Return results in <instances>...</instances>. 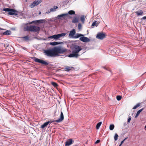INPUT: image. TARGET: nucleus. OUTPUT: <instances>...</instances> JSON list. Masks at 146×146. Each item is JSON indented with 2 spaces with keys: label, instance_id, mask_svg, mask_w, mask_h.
I'll use <instances>...</instances> for the list:
<instances>
[{
  "label": "nucleus",
  "instance_id": "nucleus-1",
  "mask_svg": "<svg viewBox=\"0 0 146 146\" xmlns=\"http://www.w3.org/2000/svg\"><path fill=\"white\" fill-rule=\"evenodd\" d=\"M67 50L61 46H56L52 48L45 50L44 52L45 55L50 57H54L63 54Z\"/></svg>",
  "mask_w": 146,
  "mask_h": 146
},
{
  "label": "nucleus",
  "instance_id": "nucleus-2",
  "mask_svg": "<svg viewBox=\"0 0 146 146\" xmlns=\"http://www.w3.org/2000/svg\"><path fill=\"white\" fill-rule=\"evenodd\" d=\"M64 117L63 113L62 111L61 112V114L60 115V118L57 120L55 121H48L47 122L44 123L43 124L41 125L40 127L42 129L44 128L45 127H46L49 123H51L52 122L55 121L57 123H59L62 121L64 119Z\"/></svg>",
  "mask_w": 146,
  "mask_h": 146
},
{
  "label": "nucleus",
  "instance_id": "nucleus-3",
  "mask_svg": "<svg viewBox=\"0 0 146 146\" xmlns=\"http://www.w3.org/2000/svg\"><path fill=\"white\" fill-rule=\"evenodd\" d=\"M40 30V27H38L34 26H27L26 28V30L30 31L37 32Z\"/></svg>",
  "mask_w": 146,
  "mask_h": 146
},
{
  "label": "nucleus",
  "instance_id": "nucleus-4",
  "mask_svg": "<svg viewBox=\"0 0 146 146\" xmlns=\"http://www.w3.org/2000/svg\"><path fill=\"white\" fill-rule=\"evenodd\" d=\"M66 34V33H63L57 35H55L48 37V38L52 39L57 40L62 37H64Z\"/></svg>",
  "mask_w": 146,
  "mask_h": 146
},
{
  "label": "nucleus",
  "instance_id": "nucleus-5",
  "mask_svg": "<svg viewBox=\"0 0 146 146\" xmlns=\"http://www.w3.org/2000/svg\"><path fill=\"white\" fill-rule=\"evenodd\" d=\"M41 2V0H36L30 5V7L31 8H33L35 7L38 5Z\"/></svg>",
  "mask_w": 146,
  "mask_h": 146
},
{
  "label": "nucleus",
  "instance_id": "nucleus-6",
  "mask_svg": "<svg viewBox=\"0 0 146 146\" xmlns=\"http://www.w3.org/2000/svg\"><path fill=\"white\" fill-rule=\"evenodd\" d=\"M82 49L80 46L78 45H75L74 46L72 52L78 53Z\"/></svg>",
  "mask_w": 146,
  "mask_h": 146
},
{
  "label": "nucleus",
  "instance_id": "nucleus-7",
  "mask_svg": "<svg viewBox=\"0 0 146 146\" xmlns=\"http://www.w3.org/2000/svg\"><path fill=\"white\" fill-rule=\"evenodd\" d=\"M68 15V14L66 13L64 14H62L58 15L56 17L57 19H61V18H62L64 19H66Z\"/></svg>",
  "mask_w": 146,
  "mask_h": 146
},
{
  "label": "nucleus",
  "instance_id": "nucleus-8",
  "mask_svg": "<svg viewBox=\"0 0 146 146\" xmlns=\"http://www.w3.org/2000/svg\"><path fill=\"white\" fill-rule=\"evenodd\" d=\"M34 60L36 62L40 63L42 64L45 65H47L48 64V63L44 61L39 59L36 58H34Z\"/></svg>",
  "mask_w": 146,
  "mask_h": 146
},
{
  "label": "nucleus",
  "instance_id": "nucleus-9",
  "mask_svg": "<svg viewBox=\"0 0 146 146\" xmlns=\"http://www.w3.org/2000/svg\"><path fill=\"white\" fill-rule=\"evenodd\" d=\"M105 36L106 35L105 33H100L98 34L96 37L97 38L102 40L104 38Z\"/></svg>",
  "mask_w": 146,
  "mask_h": 146
},
{
  "label": "nucleus",
  "instance_id": "nucleus-10",
  "mask_svg": "<svg viewBox=\"0 0 146 146\" xmlns=\"http://www.w3.org/2000/svg\"><path fill=\"white\" fill-rule=\"evenodd\" d=\"M76 31L75 29H73L70 31L69 35V37L70 38L74 37V36L75 34Z\"/></svg>",
  "mask_w": 146,
  "mask_h": 146
},
{
  "label": "nucleus",
  "instance_id": "nucleus-11",
  "mask_svg": "<svg viewBox=\"0 0 146 146\" xmlns=\"http://www.w3.org/2000/svg\"><path fill=\"white\" fill-rule=\"evenodd\" d=\"M80 40L84 42H88L90 41V40L88 38L85 37H80Z\"/></svg>",
  "mask_w": 146,
  "mask_h": 146
},
{
  "label": "nucleus",
  "instance_id": "nucleus-12",
  "mask_svg": "<svg viewBox=\"0 0 146 146\" xmlns=\"http://www.w3.org/2000/svg\"><path fill=\"white\" fill-rule=\"evenodd\" d=\"M12 10L10 12L8 13V14L10 15H17V12L14 9H12Z\"/></svg>",
  "mask_w": 146,
  "mask_h": 146
},
{
  "label": "nucleus",
  "instance_id": "nucleus-13",
  "mask_svg": "<svg viewBox=\"0 0 146 146\" xmlns=\"http://www.w3.org/2000/svg\"><path fill=\"white\" fill-rule=\"evenodd\" d=\"M72 52V54H71L68 55V56L69 57H70V58H71V57L77 58L79 56V55L78 53H76L74 52Z\"/></svg>",
  "mask_w": 146,
  "mask_h": 146
},
{
  "label": "nucleus",
  "instance_id": "nucleus-14",
  "mask_svg": "<svg viewBox=\"0 0 146 146\" xmlns=\"http://www.w3.org/2000/svg\"><path fill=\"white\" fill-rule=\"evenodd\" d=\"M73 141L71 139L68 140L66 142L65 146H69L72 143Z\"/></svg>",
  "mask_w": 146,
  "mask_h": 146
},
{
  "label": "nucleus",
  "instance_id": "nucleus-15",
  "mask_svg": "<svg viewBox=\"0 0 146 146\" xmlns=\"http://www.w3.org/2000/svg\"><path fill=\"white\" fill-rule=\"evenodd\" d=\"M58 8V7L56 6H54L53 8L50 9V12H52L56 11V9Z\"/></svg>",
  "mask_w": 146,
  "mask_h": 146
},
{
  "label": "nucleus",
  "instance_id": "nucleus-16",
  "mask_svg": "<svg viewBox=\"0 0 146 146\" xmlns=\"http://www.w3.org/2000/svg\"><path fill=\"white\" fill-rule=\"evenodd\" d=\"M135 13H136L137 15L138 16H139L140 15H142L143 14V12L142 10H139L136 12Z\"/></svg>",
  "mask_w": 146,
  "mask_h": 146
},
{
  "label": "nucleus",
  "instance_id": "nucleus-17",
  "mask_svg": "<svg viewBox=\"0 0 146 146\" xmlns=\"http://www.w3.org/2000/svg\"><path fill=\"white\" fill-rule=\"evenodd\" d=\"M99 23L98 22H97V21H95L92 24V26L97 27Z\"/></svg>",
  "mask_w": 146,
  "mask_h": 146
},
{
  "label": "nucleus",
  "instance_id": "nucleus-18",
  "mask_svg": "<svg viewBox=\"0 0 146 146\" xmlns=\"http://www.w3.org/2000/svg\"><path fill=\"white\" fill-rule=\"evenodd\" d=\"M60 43V42H51L49 44L54 46L59 44Z\"/></svg>",
  "mask_w": 146,
  "mask_h": 146
},
{
  "label": "nucleus",
  "instance_id": "nucleus-19",
  "mask_svg": "<svg viewBox=\"0 0 146 146\" xmlns=\"http://www.w3.org/2000/svg\"><path fill=\"white\" fill-rule=\"evenodd\" d=\"M11 34V32L8 30L4 32L3 33V34L4 35H9Z\"/></svg>",
  "mask_w": 146,
  "mask_h": 146
},
{
  "label": "nucleus",
  "instance_id": "nucleus-20",
  "mask_svg": "<svg viewBox=\"0 0 146 146\" xmlns=\"http://www.w3.org/2000/svg\"><path fill=\"white\" fill-rule=\"evenodd\" d=\"M143 108H142L141 109L137 111V113L135 116V118L139 116V114L143 110Z\"/></svg>",
  "mask_w": 146,
  "mask_h": 146
},
{
  "label": "nucleus",
  "instance_id": "nucleus-21",
  "mask_svg": "<svg viewBox=\"0 0 146 146\" xmlns=\"http://www.w3.org/2000/svg\"><path fill=\"white\" fill-rule=\"evenodd\" d=\"M78 19L76 17H74L72 20V22L73 23H76L78 22Z\"/></svg>",
  "mask_w": 146,
  "mask_h": 146
},
{
  "label": "nucleus",
  "instance_id": "nucleus-22",
  "mask_svg": "<svg viewBox=\"0 0 146 146\" xmlns=\"http://www.w3.org/2000/svg\"><path fill=\"white\" fill-rule=\"evenodd\" d=\"M72 68L73 67H72L67 66L65 68V71H68L71 70Z\"/></svg>",
  "mask_w": 146,
  "mask_h": 146
},
{
  "label": "nucleus",
  "instance_id": "nucleus-23",
  "mask_svg": "<svg viewBox=\"0 0 146 146\" xmlns=\"http://www.w3.org/2000/svg\"><path fill=\"white\" fill-rule=\"evenodd\" d=\"M80 20L82 23H84L85 20L84 16H81L80 18Z\"/></svg>",
  "mask_w": 146,
  "mask_h": 146
},
{
  "label": "nucleus",
  "instance_id": "nucleus-24",
  "mask_svg": "<svg viewBox=\"0 0 146 146\" xmlns=\"http://www.w3.org/2000/svg\"><path fill=\"white\" fill-rule=\"evenodd\" d=\"M102 123V122H100L97 123L96 126V128L97 129H98Z\"/></svg>",
  "mask_w": 146,
  "mask_h": 146
},
{
  "label": "nucleus",
  "instance_id": "nucleus-25",
  "mask_svg": "<svg viewBox=\"0 0 146 146\" xmlns=\"http://www.w3.org/2000/svg\"><path fill=\"white\" fill-rule=\"evenodd\" d=\"M3 11H5L9 12L10 11L12 10V9L8 8H4L3 9Z\"/></svg>",
  "mask_w": 146,
  "mask_h": 146
},
{
  "label": "nucleus",
  "instance_id": "nucleus-26",
  "mask_svg": "<svg viewBox=\"0 0 146 146\" xmlns=\"http://www.w3.org/2000/svg\"><path fill=\"white\" fill-rule=\"evenodd\" d=\"M82 36H83V35L81 34L77 33L76 35V36L74 37V38H77Z\"/></svg>",
  "mask_w": 146,
  "mask_h": 146
},
{
  "label": "nucleus",
  "instance_id": "nucleus-27",
  "mask_svg": "<svg viewBox=\"0 0 146 146\" xmlns=\"http://www.w3.org/2000/svg\"><path fill=\"white\" fill-rule=\"evenodd\" d=\"M68 13L70 15H74L75 14V12L73 10H70Z\"/></svg>",
  "mask_w": 146,
  "mask_h": 146
},
{
  "label": "nucleus",
  "instance_id": "nucleus-28",
  "mask_svg": "<svg viewBox=\"0 0 146 146\" xmlns=\"http://www.w3.org/2000/svg\"><path fill=\"white\" fill-rule=\"evenodd\" d=\"M118 137L119 136L118 134L117 133H115L114 137L115 141H116L117 140Z\"/></svg>",
  "mask_w": 146,
  "mask_h": 146
},
{
  "label": "nucleus",
  "instance_id": "nucleus-29",
  "mask_svg": "<svg viewBox=\"0 0 146 146\" xmlns=\"http://www.w3.org/2000/svg\"><path fill=\"white\" fill-rule=\"evenodd\" d=\"M140 105V104L138 103L133 108V109H136L137 108L139 107Z\"/></svg>",
  "mask_w": 146,
  "mask_h": 146
},
{
  "label": "nucleus",
  "instance_id": "nucleus-30",
  "mask_svg": "<svg viewBox=\"0 0 146 146\" xmlns=\"http://www.w3.org/2000/svg\"><path fill=\"white\" fill-rule=\"evenodd\" d=\"M42 20H37L36 21H32L31 23H30V24H31L34 23H37L38 22V21H40V22H42Z\"/></svg>",
  "mask_w": 146,
  "mask_h": 146
},
{
  "label": "nucleus",
  "instance_id": "nucleus-31",
  "mask_svg": "<svg viewBox=\"0 0 146 146\" xmlns=\"http://www.w3.org/2000/svg\"><path fill=\"white\" fill-rule=\"evenodd\" d=\"M114 127V125L113 124H111L110 125V130H113Z\"/></svg>",
  "mask_w": 146,
  "mask_h": 146
},
{
  "label": "nucleus",
  "instance_id": "nucleus-32",
  "mask_svg": "<svg viewBox=\"0 0 146 146\" xmlns=\"http://www.w3.org/2000/svg\"><path fill=\"white\" fill-rule=\"evenodd\" d=\"M52 84L54 87H56L58 86L57 84L55 82H52L51 83Z\"/></svg>",
  "mask_w": 146,
  "mask_h": 146
},
{
  "label": "nucleus",
  "instance_id": "nucleus-33",
  "mask_svg": "<svg viewBox=\"0 0 146 146\" xmlns=\"http://www.w3.org/2000/svg\"><path fill=\"white\" fill-rule=\"evenodd\" d=\"M82 28V25L80 23H79L78 25V28L79 30H80Z\"/></svg>",
  "mask_w": 146,
  "mask_h": 146
},
{
  "label": "nucleus",
  "instance_id": "nucleus-34",
  "mask_svg": "<svg viewBox=\"0 0 146 146\" xmlns=\"http://www.w3.org/2000/svg\"><path fill=\"white\" fill-rule=\"evenodd\" d=\"M116 98L117 100L119 101L121 100V97L120 96H117Z\"/></svg>",
  "mask_w": 146,
  "mask_h": 146
},
{
  "label": "nucleus",
  "instance_id": "nucleus-35",
  "mask_svg": "<svg viewBox=\"0 0 146 146\" xmlns=\"http://www.w3.org/2000/svg\"><path fill=\"white\" fill-rule=\"evenodd\" d=\"M23 38L26 41L28 40L29 39V37L28 36L23 37Z\"/></svg>",
  "mask_w": 146,
  "mask_h": 146
},
{
  "label": "nucleus",
  "instance_id": "nucleus-36",
  "mask_svg": "<svg viewBox=\"0 0 146 146\" xmlns=\"http://www.w3.org/2000/svg\"><path fill=\"white\" fill-rule=\"evenodd\" d=\"M127 138H125L124 139H123L121 143V145H122L123 143H124L125 141L127 139Z\"/></svg>",
  "mask_w": 146,
  "mask_h": 146
},
{
  "label": "nucleus",
  "instance_id": "nucleus-37",
  "mask_svg": "<svg viewBox=\"0 0 146 146\" xmlns=\"http://www.w3.org/2000/svg\"><path fill=\"white\" fill-rule=\"evenodd\" d=\"M131 116L129 117L128 119L127 122L128 123H129L130 121H131Z\"/></svg>",
  "mask_w": 146,
  "mask_h": 146
},
{
  "label": "nucleus",
  "instance_id": "nucleus-38",
  "mask_svg": "<svg viewBox=\"0 0 146 146\" xmlns=\"http://www.w3.org/2000/svg\"><path fill=\"white\" fill-rule=\"evenodd\" d=\"M100 142V140H97L95 142V143L96 144H97V143H99Z\"/></svg>",
  "mask_w": 146,
  "mask_h": 146
},
{
  "label": "nucleus",
  "instance_id": "nucleus-39",
  "mask_svg": "<svg viewBox=\"0 0 146 146\" xmlns=\"http://www.w3.org/2000/svg\"><path fill=\"white\" fill-rule=\"evenodd\" d=\"M146 19V16L143 17V19Z\"/></svg>",
  "mask_w": 146,
  "mask_h": 146
},
{
  "label": "nucleus",
  "instance_id": "nucleus-40",
  "mask_svg": "<svg viewBox=\"0 0 146 146\" xmlns=\"http://www.w3.org/2000/svg\"><path fill=\"white\" fill-rule=\"evenodd\" d=\"M41 12L40 11H39V13H38V14H39V15H40V14H41Z\"/></svg>",
  "mask_w": 146,
  "mask_h": 146
},
{
  "label": "nucleus",
  "instance_id": "nucleus-41",
  "mask_svg": "<svg viewBox=\"0 0 146 146\" xmlns=\"http://www.w3.org/2000/svg\"><path fill=\"white\" fill-rule=\"evenodd\" d=\"M50 12V11H48L47 12H46V13H49L50 12Z\"/></svg>",
  "mask_w": 146,
  "mask_h": 146
},
{
  "label": "nucleus",
  "instance_id": "nucleus-42",
  "mask_svg": "<svg viewBox=\"0 0 146 146\" xmlns=\"http://www.w3.org/2000/svg\"><path fill=\"white\" fill-rule=\"evenodd\" d=\"M2 30V29H1L0 28V31H1Z\"/></svg>",
  "mask_w": 146,
  "mask_h": 146
},
{
  "label": "nucleus",
  "instance_id": "nucleus-43",
  "mask_svg": "<svg viewBox=\"0 0 146 146\" xmlns=\"http://www.w3.org/2000/svg\"><path fill=\"white\" fill-rule=\"evenodd\" d=\"M121 145H121V144L120 143V144L119 145V146H121Z\"/></svg>",
  "mask_w": 146,
  "mask_h": 146
},
{
  "label": "nucleus",
  "instance_id": "nucleus-44",
  "mask_svg": "<svg viewBox=\"0 0 146 146\" xmlns=\"http://www.w3.org/2000/svg\"><path fill=\"white\" fill-rule=\"evenodd\" d=\"M125 124H126V123H125L124 124V125H125Z\"/></svg>",
  "mask_w": 146,
  "mask_h": 146
}]
</instances>
